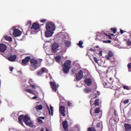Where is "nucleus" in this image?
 I'll return each instance as SVG.
<instances>
[{
	"mask_svg": "<svg viewBox=\"0 0 131 131\" xmlns=\"http://www.w3.org/2000/svg\"><path fill=\"white\" fill-rule=\"evenodd\" d=\"M101 93L99 91H97V95H98V96H100Z\"/></svg>",
	"mask_w": 131,
	"mask_h": 131,
	"instance_id": "nucleus-53",
	"label": "nucleus"
},
{
	"mask_svg": "<svg viewBox=\"0 0 131 131\" xmlns=\"http://www.w3.org/2000/svg\"><path fill=\"white\" fill-rule=\"evenodd\" d=\"M128 70L129 72L131 71V63H129L127 64Z\"/></svg>",
	"mask_w": 131,
	"mask_h": 131,
	"instance_id": "nucleus-33",
	"label": "nucleus"
},
{
	"mask_svg": "<svg viewBox=\"0 0 131 131\" xmlns=\"http://www.w3.org/2000/svg\"><path fill=\"white\" fill-rule=\"evenodd\" d=\"M114 55V53H113L112 51H109L107 55L105 56V59H106V60H110V58H112Z\"/></svg>",
	"mask_w": 131,
	"mask_h": 131,
	"instance_id": "nucleus-16",
	"label": "nucleus"
},
{
	"mask_svg": "<svg viewBox=\"0 0 131 131\" xmlns=\"http://www.w3.org/2000/svg\"><path fill=\"white\" fill-rule=\"evenodd\" d=\"M98 97H99V96H98L97 94H94L93 95V98L94 99H96V98H98Z\"/></svg>",
	"mask_w": 131,
	"mask_h": 131,
	"instance_id": "nucleus-46",
	"label": "nucleus"
},
{
	"mask_svg": "<svg viewBox=\"0 0 131 131\" xmlns=\"http://www.w3.org/2000/svg\"><path fill=\"white\" fill-rule=\"evenodd\" d=\"M31 60V56H27L25 58V59H23L21 60V65H23L24 66H25L29 61Z\"/></svg>",
	"mask_w": 131,
	"mask_h": 131,
	"instance_id": "nucleus-7",
	"label": "nucleus"
},
{
	"mask_svg": "<svg viewBox=\"0 0 131 131\" xmlns=\"http://www.w3.org/2000/svg\"><path fill=\"white\" fill-rule=\"evenodd\" d=\"M39 118H40L43 120L45 119V117H39Z\"/></svg>",
	"mask_w": 131,
	"mask_h": 131,
	"instance_id": "nucleus-52",
	"label": "nucleus"
},
{
	"mask_svg": "<svg viewBox=\"0 0 131 131\" xmlns=\"http://www.w3.org/2000/svg\"><path fill=\"white\" fill-rule=\"evenodd\" d=\"M7 50V46L4 43H1L0 45V52L4 53Z\"/></svg>",
	"mask_w": 131,
	"mask_h": 131,
	"instance_id": "nucleus-17",
	"label": "nucleus"
},
{
	"mask_svg": "<svg viewBox=\"0 0 131 131\" xmlns=\"http://www.w3.org/2000/svg\"><path fill=\"white\" fill-rule=\"evenodd\" d=\"M110 80L112 81V78H110Z\"/></svg>",
	"mask_w": 131,
	"mask_h": 131,
	"instance_id": "nucleus-60",
	"label": "nucleus"
},
{
	"mask_svg": "<svg viewBox=\"0 0 131 131\" xmlns=\"http://www.w3.org/2000/svg\"><path fill=\"white\" fill-rule=\"evenodd\" d=\"M46 131H50L48 128H46Z\"/></svg>",
	"mask_w": 131,
	"mask_h": 131,
	"instance_id": "nucleus-59",
	"label": "nucleus"
},
{
	"mask_svg": "<svg viewBox=\"0 0 131 131\" xmlns=\"http://www.w3.org/2000/svg\"><path fill=\"white\" fill-rule=\"evenodd\" d=\"M120 32L121 34H123V33H124V32H126V31H124L123 30H120Z\"/></svg>",
	"mask_w": 131,
	"mask_h": 131,
	"instance_id": "nucleus-48",
	"label": "nucleus"
},
{
	"mask_svg": "<svg viewBox=\"0 0 131 131\" xmlns=\"http://www.w3.org/2000/svg\"><path fill=\"white\" fill-rule=\"evenodd\" d=\"M115 115H116V113H115Z\"/></svg>",
	"mask_w": 131,
	"mask_h": 131,
	"instance_id": "nucleus-63",
	"label": "nucleus"
},
{
	"mask_svg": "<svg viewBox=\"0 0 131 131\" xmlns=\"http://www.w3.org/2000/svg\"><path fill=\"white\" fill-rule=\"evenodd\" d=\"M90 103L91 107H93V105H94V100H93V99H91L90 101Z\"/></svg>",
	"mask_w": 131,
	"mask_h": 131,
	"instance_id": "nucleus-39",
	"label": "nucleus"
},
{
	"mask_svg": "<svg viewBox=\"0 0 131 131\" xmlns=\"http://www.w3.org/2000/svg\"><path fill=\"white\" fill-rule=\"evenodd\" d=\"M50 85L53 91H54V92H57V85L55 82H51Z\"/></svg>",
	"mask_w": 131,
	"mask_h": 131,
	"instance_id": "nucleus-15",
	"label": "nucleus"
},
{
	"mask_svg": "<svg viewBox=\"0 0 131 131\" xmlns=\"http://www.w3.org/2000/svg\"><path fill=\"white\" fill-rule=\"evenodd\" d=\"M123 89H124V90H126L127 91L131 90V88L130 86H126L125 85H123Z\"/></svg>",
	"mask_w": 131,
	"mask_h": 131,
	"instance_id": "nucleus-28",
	"label": "nucleus"
},
{
	"mask_svg": "<svg viewBox=\"0 0 131 131\" xmlns=\"http://www.w3.org/2000/svg\"><path fill=\"white\" fill-rule=\"evenodd\" d=\"M31 29L38 30V29H39V24L34 23L32 26Z\"/></svg>",
	"mask_w": 131,
	"mask_h": 131,
	"instance_id": "nucleus-12",
	"label": "nucleus"
},
{
	"mask_svg": "<svg viewBox=\"0 0 131 131\" xmlns=\"http://www.w3.org/2000/svg\"><path fill=\"white\" fill-rule=\"evenodd\" d=\"M5 39L7 40L8 41H12L13 39H12V37L9 36H5L4 37Z\"/></svg>",
	"mask_w": 131,
	"mask_h": 131,
	"instance_id": "nucleus-21",
	"label": "nucleus"
},
{
	"mask_svg": "<svg viewBox=\"0 0 131 131\" xmlns=\"http://www.w3.org/2000/svg\"><path fill=\"white\" fill-rule=\"evenodd\" d=\"M0 104H2V100H0Z\"/></svg>",
	"mask_w": 131,
	"mask_h": 131,
	"instance_id": "nucleus-61",
	"label": "nucleus"
},
{
	"mask_svg": "<svg viewBox=\"0 0 131 131\" xmlns=\"http://www.w3.org/2000/svg\"><path fill=\"white\" fill-rule=\"evenodd\" d=\"M46 30H50L51 31H55V24L53 22H48L46 24Z\"/></svg>",
	"mask_w": 131,
	"mask_h": 131,
	"instance_id": "nucleus-2",
	"label": "nucleus"
},
{
	"mask_svg": "<svg viewBox=\"0 0 131 131\" xmlns=\"http://www.w3.org/2000/svg\"><path fill=\"white\" fill-rule=\"evenodd\" d=\"M103 84L104 88H108V86H107V83L106 82H104L103 83Z\"/></svg>",
	"mask_w": 131,
	"mask_h": 131,
	"instance_id": "nucleus-45",
	"label": "nucleus"
},
{
	"mask_svg": "<svg viewBox=\"0 0 131 131\" xmlns=\"http://www.w3.org/2000/svg\"><path fill=\"white\" fill-rule=\"evenodd\" d=\"M21 34H22V32L18 29H15L13 33V35L15 37L20 36Z\"/></svg>",
	"mask_w": 131,
	"mask_h": 131,
	"instance_id": "nucleus-8",
	"label": "nucleus"
},
{
	"mask_svg": "<svg viewBox=\"0 0 131 131\" xmlns=\"http://www.w3.org/2000/svg\"><path fill=\"white\" fill-rule=\"evenodd\" d=\"M26 92H27V93H30V94H32V95H34V91L31 89H26Z\"/></svg>",
	"mask_w": 131,
	"mask_h": 131,
	"instance_id": "nucleus-25",
	"label": "nucleus"
},
{
	"mask_svg": "<svg viewBox=\"0 0 131 131\" xmlns=\"http://www.w3.org/2000/svg\"><path fill=\"white\" fill-rule=\"evenodd\" d=\"M16 59H17V55L15 54H11L8 57V60H9L10 62H15Z\"/></svg>",
	"mask_w": 131,
	"mask_h": 131,
	"instance_id": "nucleus-9",
	"label": "nucleus"
},
{
	"mask_svg": "<svg viewBox=\"0 0 131 131\" xmlns=\"http://www.w3.org/2000/svg\"><path fill=\"white\" fill-rule=\"evenodd\" d=\"M30 63L32 67L36 69V68H38L39 67V64L37 63V61L34 59H32L30 60Z\"/></svg>",
	"mask_w": 131,
	"mask_h": 131,
	"instance_id": "nucleus-4",
	"label": "nucleus"
},
{
	"mask_svg": "<svg viewBox=\"0 0 131 131\" xmlns=\"http://www.w3.org/2000/svg\"><path fill=\"white\" fill-rule=\"evenodd\" d=\"M111 31H113V33H116L117 31V29L115 28H111Z\"/></svg>",
	"mask_w": 131,
	"mask_h": 131,
	"instance_id": "nucleus-32",
	"label": "nucleus"
},
{
	"mask_svg": "<svg viewBox=\"0 0 131 131\" xmlns=\"http://www.w3.org/2000/svg\"><path fill=\"white\" fill-rule=\"evenodd\" d=\"M68 122L67 120L62 122V127L64 131H68Z\"/></svg>",
	"mask_w": 131,
	"mask_h": 131,
	"instance_id": "nucleus-10",
	"label": "nucleus"
},
{
	"mask_svg": "<svg viewBox=\"0 0 131 131\" xmlns=\"http://www.w3.org/2000/svg\"><path fill=\"white\" fill-rule=\"evenodd\" d=\"M48 109L49 114H51V115L53 116V113L54 112V110H53L54 107H53V106H51L50 110V108L49 107H48Z\"/></svg>",
	"mask_w": 131,
	"mask_h": 131,
	"instance_id": "nucleus-20",
	"label": "nucleus"
},
{
	"mask_svg": "<svg viewBox=\"0 0 131 131\" xmlns=\"http://www.w3.org/2000/svg\"><path fill=\"white\" fill-rule=\"evenodd\" d=\"M53 31L47 30V31L45 32V36L46 37H50V36H52L53 35Z\"/></svg>",
	"mask_w": 131,
	"mask_h": 131,
	"instance_id": "nucleus-18",
	"label": "nucleus"
},
{
	"mask_svg": "<svg viewBox=\"0 0 131 131\" xmlns=\"http://www.w3.org/2000/svg\"><path fill=\"white\" fill-rule=\"evenodd\" d=\"M107 36H108V38H110V39H112V38L111 37V36L108 35Z\"/></svg>",
	"mask_w": 131,
	"mask_h": 131,
	"instance_id": "nucleus-54",
	"label": "nucleus"
},
{
	"mask_svg": "<svg viewBox=\"0 0 131 131\" xmlns=\"http://www.w3.org/2000/svg\"><path fill=\"white\" fill-rule=\"evenodd\" d=\"M84 82L86 85L88 86H91L92 85L93 82L92 81V79L91 78H86L84 80Z\"/></svg>",
	"mask_w": 131,
	"mask_h": 131,
	"instance_id": "nucleus-11",
	"label": "nucleus"
},
{
	"mask_svg": "<svg viewBox=\"0 0 131 131\" xmlns=\"http://www.w3.org/2000/svg\"><path fill=\"white\" fill-rule=\"evenodd\" d=\"M60 46L58 43H54L52 46V51L53 53H56V52H58L59 51V47Z\"/></svg>",
	"mask_w": 131,
	"mask_h": 131,
	"instance_id": "nucleus-5",
	"label": "nucleus"
},
{
	"mask_svg": "<svg viewBox=\"0 0 131 131\" xmlns=\"http://www.w3.org/2000/svg\"><path fill=\"white\" fill-rule=\"evenodd\" d=\"M111 34V35L112 36H114V34Z\"/></svg>",
	"mask_w": 131,
	"mask_h": 131,
	"instance_id": "nucleus-58",
	"label": "nucleus"
},
{
	"mask_svg": "<svg viewBox=\"0 0 131 131\" xmlns=\"http://www.w3.org/2000/svg\"><path fill=\"white\" fill-rule=\"evenodd\" d=\"M35 109L37 111H38V110H42V105L41 104L37 105L35 106Z\"/></svg>",
	"mask_w": 131,
	"mask_h": 131,
	"instance_id": "nucleus-24",
	"label": "nucleus"
},
{
	"mask_svg": "<svg viewBox=\"0 0 131 131\" xmlns=\"http://www.w3.org/2000/svg\"><path fill=\"white\" fill-rule=\"evenodd\" d=\"M71 105H72V103H71V102L69 101V102H68V105L69 107H70V106H71Z\"/></svg>",
	"mask_w": 131,
	"mask_h": 131,
	"instance_id": "nucleus-47",
	"label": "nucleus"
},
{
	"mask_svg": "<svg viewBox=\"0 0 131 131\" xmlns=\"http://www.w3.org/2000/svg\"><path fill=\"white\" fill-rule=\"evenodd\" d=\"M92 91V89L91 88H86L84 89V92L86 94H88V93H90V92Z\"/></svg>",
	"mask_w": 131,
	"mask_h": 131,
	"instance_id": "nucleus-29",
	"label": "nucleus"
},
{
	"mask_svg": "<svg viewBox=\"0 0 131 131\" xmlns=\"http://www.w3.org/2000/svg\"><path fill=\"white\" fill-rule=\"evenodd\" d=\"M88 131H97V130H96V128H95V127H92L88 128Z\"/></svg>",
	"mask_w": 131,
	"mask_h": 131,
	"instance_id": "nucleus-31",
	"label": "nucleus"
},
{
	"mask_svg": "<svg viewBox=\"0 0 131 131\" xmlns=\"http://www.w3.org/2000/svg\"><path fill=\"white\" fill-rule=\"evenodd\" d=\"M70 65H71V61L67 60L65 61L63 68V71L64 73H68V72H69L70 70Z\"/></svg>",
	"mask_w": 131,
	"mask_h": 131,
	"instance_id": "nucleus-1",
	"label": "nucleus"
},
{
	"mask_svg": "<svg viewBox=\"0 0 131 131\" xmlns=\"http://www.w3.org/2000/svg\"><path fill=\"white\" fill-rule=\"evenodd\" d=\"M41 72H42V73H45V72H46V68H43L41 69Z\"/></svg>",
	"mask_w": 131,
	"mask_h": 131,
	"instance_id": "nucleus-44",
	"label": "nucleus"
},
{
	"mask_svg": "<svg viewBox=\"0 0 131 131\" xmlns=\"http://www.w3.org/2000/svg\"><path fill=\"white\" fill-rule=\"evenodd\" d=\"M103 43H111V40H104L103 41Z\"/></svg>",
	"mask_w": 131,
	"mask_h": 131,
	"instance_id": "nucleus-36",
	"label": "nucleus"
},
{
	"mask_svg": "<svg viewBox=\"0 0 131 131\" xmlns=\"http://www.w3.org/2000/svg\"><path fill=\"white\" fill-rule=\"evenodd\" d=\"M97 128H100L101 127V123H98L96 125Z\"/></svg>",
	"mask_w": 131,
	"mask_h": 131,
	"instance_id": "nucleus-42",
	"label": "nucleus"
},
{
	"mask_svg": "<svg viewBox=\"0 0 131 131\" xmlns=\"http://www.w3.org/2000/svg\"><path fill=\"white\" fill-rule=\"evenodd\" d=\"M126 43H127V46H131V41H130V40H129V39L126 40Z\"/></svg>",
	"mask_w": 131,
	"mask_h": 131,
	"instance_id": "nucleus-35",
	"label": "nucleus"
},
{
	"mask_svg": "<svg viewBox=\"0 0 131 131\" xmlns=\"http://www.w3.org/2000/svg\"><path fill=\"white\" fill-rule=\"evenodd\" d=\"M28 83L30 84V85H32V84H33V81L32 80V79H30L28 82Z\"/></svg>",
	"mask_w": 131,
	"mask_h": 131,
	"instance_id": "nucleus-34",
	"label": "nucleus"
},
{
	"mask_svg": "<svg viewBox=\"0 0 131 131\" xmlns=\"http://www.w3.org/2000/svg\"><path fill=\"white\" fill-rule=\"evenodd\" d=\"M41 131H43V129H41Z\"/></svg>",
	"mask_w": 131,
	"mask_h": 131,
	"instance_id": "nucleus-62",
	"label": "nucleus"
},
{
	"mask_svg": "<svg viewBox=\"0 0 131 131\" xmlns=\"http://www.w3.org/2000/svg\"><path fill=\"white\" fill-rule=\"evenodd\" d=\"M10 71H13V70H14V68L13 67H10Z\"/></svg>",
	"mask_w": 131,
	"mask_h": 131,
	"instance_id": "nucleus-50",
	"label": "nucleus"
},
{
	"mask_svg": "<svg viewBox=\"0 0 131 131\" xmlns=\"http://www.w3.org/2000/svg\"><path fill=\"white\" fill-rule=\"evenodd\" d=\"M77 45L81 49H82L83 48V46H82V45H83V42L81 40L79 41V43H77Z\"/></svg>",
	"mask_w": 131,
	"mask_h": 131,
	"instance_id": "nucleus-23",
	"label": "nucleus"
},
{
	"mask_svg": "<svg viewBox=\"0 0 131 131\" xmlns=\"http://www.w3.org/2000/svg\"><path fill=\"white\" fill-rule=\"evenodd\" d=\"M31 88H32V89H36V86H35V85H31Z\"/></svg>",
	"mask_w": 131,
	"mask_h": 131,
	"instance_id": "nucleus-49",
	"label": "nucleus"
},
{
	"mask_svg": "<svg viewBox=\"0 0 131 131\" xmlns=\"http://www.w3.org/2000/svg\"><path fill=\"white\" fill-rule=\"evenodd\" d=\"M31 23H32L31 21H28V24H30V25H31Z\"/></svg>",
	"mask_w": 131,
	"mask_h": 131,
	"instance_id": "nucleus-55",
	"label": "nucleus"
},
{
	"mask_svg": "<svg viewBox=\"0 0 131 131\" xmlns=\"http://www.w3.org/2000/svg\"><path fill=\"white\" fill-rule=\"evenodd\" d=\"M99 102H100V100H99V99H97L95 100L93 105H94V106H95V107H96V106H99Z\"/></svg>",
	"mask_w": 131,
	"mask_h": 131,
	"instance_id": "nucleus-22",
	"label": "nucleus"
},
{
	"mask_svg": "<svg viewBox=\"0 0 131 131\" xmlns=\"http://www.w3.org/2000/svg\"><path fill=\"white\" fill-rule=\"evenodd\" d=\"M93 60L95 61V63H98V59L96 57H93Z\"/></svg>",
	"mask_w": 131,
	"mask_h": 131,
	"instance_id": "nucleus-40",
	"label": "nucleus"
},
{
	"mask_svg": "<svg viewBox=\"0 0 131 131\" xmlns=\"http://www.w3.org/2000/svg\"><path fill=\"white\" fill-rule=\"evenodd\" d=\"M55 60L56 61V62H57V63H59L60 61H61V56H56L55 57Z\"/></svg>",
	"mask_w": 131,
	"mask_h": 131,
	"instance_id": "nucleus-27",
	"label": "nucleus"
},
{
	"mask_svg": "<svg viewBox=\"0 0 131 131\" xmlns=\"http://www.w3.org/2000/svg\"><path fill=\"white\" fill-rule=\"evenodd\" d=\"M124 131H131L130 124L125 123L124 124Z\"/></svg>",
	"mask_w": 131,
	"mask_h": 131,
	"instance_id": "nucleus-14",
	"label": "nucleus"
},
{
	"mask_svg": "<svg viewBox=\"0 0 131 131\" xmlns=\"http://www.w3.org/2000/svg\"><path fill=\"white\" fill-rule=\"evenodd\" d=\"M90 114H91V115L93 116V113H92V110H90Z\"/></svg>",
	"mask_w": 131,
	"mask_h": 131,
	"instance_id": "nucleus-56",
	"label": "nucleus"
},
{
	"mask_svg": "<svg viewBox=\"0 0 131 131\" xmlns=\"http://www.w3.org/2000/svg\"><path fill=\"white\" fill-rule=\"evenodd\" d=\"M37 121L38 122L40 123H43V121H42V120H41L40 118H38L37 119Z\"/></svg>",
	"mask_w": 131,
	"mask_h": 131,
	"instance_id": "nucleus-37",
	"label": "nucleus"
},
{
	"mask_svg": "<svg viewBox=\"0 0 131 131\" xmlns=\"http://www.w3.org/2000/svg\"><path fill=\"white\" fill-rule=\"evenodd\" d=\"M40 22H41V23H45V22H47V19H41L40 20Z\"/></svg>",
	"mask_w": 131,
	"mask_h": 131,
	"instance_id": "nucleus-43",
	"label": "nucleus"
},
{
	"mask_svg": "<svg viewBox=\"0 0 131 131\" xmlns=\"http://www.w3.org/2000/svg\"><path fill=\"white\" fill-rule=\"evenodd\" d=\"M37 74H38V75H41L42 74H43V73L41 71H39L37 72Z\"/></svg>",
	"mask_w": 131,
	"mask_h": 131,
	"instance_id": "nucleus-41",
	"label": "nucleus"
},
{
	"mask_svg": "<svg viewBox=\"0 0 131 131\" xmlns=\"http://www.w3.org/2000/svg\"><path fill=\"white\" fill-rule=\"evenodd\" d=\"M102 53H103V52H102V51H100V52H99L100 55H102Z\"/></svg>",
	"mask_w": 131,
	"mask_h": 131,
	"instance_id": "nucleus-57",
	"label": "nucleus"
},
{
	"mask_svg": "<svg viewBox=\"0 0 131 131\" xmlns=\"http://www.w3.org/2000/svg\"><path fill=\"white\" fill-rule=\"evenodd\" d=\"M30 121V122H29ZM24 122L29 126H33V123L32 122L30 121V117L28 116L27 115H25Z\"/></svg>",
	"mask_w": 131,
	"mask_h": 131,
	"instance_id": "nucleus-3",
	"label": "nucleus"
},
{
	"mask_svg": "<svg viewBox=\"0 0 131 131\" xmlns=\"http://www.w3.org/2000/svg\"><path fill=\"white\" fill-rule=\"evenodd\" d=\"M65 45L66 47H69L70 46H71V43L70 41H66L65 42Z\"/></svg>",
	"mask_w": 131,
	"mask_h": 131,
	"instance_id": "nucleus-30",
	"label": "nucleus"
},
{
	"mask_svg": "<svg viewBox=\"0 0 131 131\" xmlns=\"http://www.w3.org/2000/svg\"><path fill=\"white\" fill-rule=\"evenodd\" d=\"M24 117H25L24 115H20V116L18 117V121H19L20 123H22L23 121H24Z\"/></svg>",
	"mask_w": 131,
	"mask_h": 131,
	"instance_id": "nucleus-19",
	"label": "nucleus"
},
{
	"mask_svg": "<svg viewBox=\"0 0 131 131\" xmlns=\"http://www.w3.org/2000/svg\"><path fill=\"white\" fill-rule=\"evenodd\" d=\"M83 77V72L80 70L77 74H76V79L77 80H80Z\"/></svg>",
	"mask_w": 131,
	"mask_h": 131,
	"instance_id": "nucleus-6",
	"label": "nucleus"
},
{
	"mask_svg": "<svg viewBox=\"0 0 131 131\" xmlns=\"http://www.w3.org/2000/svg\"><path fill=\"white\" fill-rule=\"evenodd\" d=\"M129 102V100L128 99H126V100H124L123 104H124V105H125V104H127V103H128Z\"/></svg>",
	"mask_w": 131,
	"mask_h": 131,
	"instance_id": "nucleus-38",
	"label": "nucleus"
},
{
	"mask_svg": "<svg viewBox=\"0 0 131 131\" xmlns=\"http://www.w3.org/2000/svg\"><path fill=\"white\" fill-rule=\"evenodd\" d=\"M101 112V110H100V108H96L95 109L94 113L95 114H99Z\"/></svg>",
	"mask_w": 131,
	"mask_h": 131,
	"instance_id": "nucleus-26",
	"label": "nucleus"
},
{
	"mask_svg": "<svg viewBox=\"0 0 131 131\" xmlns=\"http://www.w3.org/2000/svg\"><path fill=\"white\" fill-rule=\"evenodd\" d=\"M32 99H33L34 100L35 99H37V96H35L32 97Z\"/></svg>",
	"mask_w": 131,
	"mask_h": 131,
	"instance_id": "nucleus-51",
	"label": "nucleus"
},
{
	"mask_svg": "<svg viewBox=\"0 0 131 131\" xmlns=\"http://www.w3.org/2000/svg\"><path fill=\"white\" fill-rule=\"evenodd\" d=\"M59 112L62 115V116H66L65 114V106H61L59 107Z\"/></svg>",
	"mask_w": 131,
	"mask_h": 131,
	"instance_id": "nucleus-13",
	"label": "nucleus"
}]
</instances>
